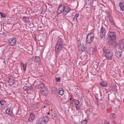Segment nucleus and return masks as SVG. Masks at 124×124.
<instances>
[{
  "instance_id": "nucleus-30",
  "label": "nucleus",
  "mask_w": 124,
  "mask_h": 124,
  "mask_svg": "<svg viewBox=\"0 0 124 124\" xmlns=\"http://www.w3.org/2000/svg\"><path fill=\"white\" fill-rule=\"evenodd\" d=\"M79 15V14H76L73 18L74 19L76 20L77 19V17Z\"/></svg>"
},
{
  "instance_id": "nucleus-15",
  "label": "nucleus",
  "mask_w": 124,
  "mask_h": 124,
  "mask_svg": "<svg viewBox=\"0 0 124 124\" xmlns=\"http://www.w3.org/2000/svg\"><path fill=\"white\" fill-rule=\"evenodd\" d=\"M6 101L4 100L0 101V109H1L6 104Z\"/></svg>"
},
{
  "instance_id": "nucleus-21",
  "label": "nucleus",
  "mask_w": 124,
  "mask_h": 124,
  "mask_svg": "<svg viewBox=\"0 0 124 124\" xmlns=\"http://www.w3.org/2000/svg\"><path fill=\"white\" fill-rule=\"evenodd\" d=\"M58 93L60 95H62L64 93V91L63 90H60L59 91Z\"/></svg>"
},
{
  "instance_id": "nucleus-26",
  "label": "nucleus",
  "mask_w": 124,
  "mask_h": 124,
  "mask_svg": "<svg viewBox=\"0 0 124 124\" xmlns=\"http://www.w3.org/2000/svg\"><path fill=\"white\" fill-rule=\"evenodd\" d=\"M116 116L114 114H112L110 116V118H114Z\"/></svg>"
},
{
  "instance_id": "nucleus-27",
  "label": "nucleus",
  "mask_w": 124,
  "mask_h": 124,
  "mask_svg": "<svg viewBox=\"0 0 124 124\" xmlns=\"http://www.w3.org/2000/svg\"><path fill=\"white\" fill-rule=\"evenodd\" d=\"M23 20H24V21L26 22H27L28 21V18L25 16L23 17Z\"/></svg>"
},
{
  "instance_id": "nucleus-25",
  "label": "nucleus",
  "mask_w": 124,
  "mask_h": 124,
  "mask_svg": "<svg viewBox=\"0 0 124 124\" xmlns=\"http://www.w3.org/2000/svg\"><path fill=\"white\" fill-rule=\"evenodd\" d=\"M87 122V120L85 119V120H83L81 122V124H86Z\"/></svg>"
},
{
  "instance_id": "nucleus-29",
  "label": "nucleus",
  "mask_w": 124,
  "mask_h": 124,
  "mask_svg": "<svg viewBox=\"0 0 124 124\" xmlns=\"http://www.w3.org/2000/svg\"><path fill=\"white\" fill-rule=\"evenodd\" d=\"M100 84L104 86H106L107 85L106 83H105V82H103L102 83H101Z\"/></svg>"
},
{
  "instance_id": "nucleus-23",
  "label": "nucleus",
  "mask_w": 124,
  "mask_h": 124,
  "mask_svg": "<svg viewBox=\"0 0 124 124\" xmlns=\"http://www.w3.org/2000/svg\"><path fill=\"white\" fill-rule=\"evenodd\" d=\"M90 53H93L94 52V49L93 48V47H91L90 48Z\"/></svg>"
},
{
  "instance_id": "nucleus-40",
  "label": "nucleus",
  "mask_w": 124,
  "mask_h": 124,
  "mask_svg": "<svg viewBox=\"0 0 124 124\" xmlns=\"http://www.w3.org/2000/svg\"><path fill=\"white\" fill-rule=\"evenodd\" d=\"M71 99H72L71 98L70 99V100H71Z\"/></svg>"
},
{
  "instance_id": "nucleus-38",
  "label": "nucleus",
  "mask_w": 124,
  "mask_h": 124,
  "mask_svg": "<svg viewBox=\"0 0 124 124\" xmlns=\"http://www.w3.org/2000/svg\"><path fill=\"white\" fill-rule=\"evenodd\" d=\"M114 43H115V42H114ZM115 43L116 44V45H117V44L116 43H117L116 42H115Z\"/></svg>"
},
{
  "instance_id": "nucleus-36",
  "label": "nucleus",
  "mask_w": 124,
  "mask_h": 124,
  "mask_svg": "<svg viewBox=\"0 0 124 124\" xmlns=\"http://www.w3.org/2000/svg\"><path fill=\"white\" fill-rule=\"evenodd\" d=\"M105 124H109V123H105Z\"/></svg>"
},
{
  "instance_id": "nucleus-18",
  "label": "nucleus",
  "mask_w": 124,
  "mask_h": 124,
  "mask_svg": "<svg viewBox=\"0 0 124 124\" xmlns=\"http://www.w3.org/2000/svg\"><path fill=\"white\" fill-rule=\"evenodd\" d=\"M34 115L32 113L31 114L30 117L28 119V121L29 122H31L34 119Z\"/></svg>"
},
{
  "instance_id": "nucleus-13",
  "label": "nucleus",
  "mask_w": 124,
  "mask_h": 124,
  "mask_svg": "<svg viewBox=\"0 0 124 124\" xmlns=\"http://www.w3.org/2000/svg\"><path fill=\"white\" fill-rule=\"evenodd\" d=\"M119 45L121 49H123L124 47V39L120 40L119 41Z\"/></svg>"
},
{
  "instance_id": "nucleus-32",
  "label": "nucleus",
  "mask_w": 124,
  "mask_h": 124,
  "mask_svg": "<svg viewBox=\"0 0 124 124\" xmlns=\"http://www.w3.org/2000/svg\"><path fill=\"white\" fill-rule=\"evenodd\" d=\"M23 89L25 90H27L28 89V88L25 86H24L23 87Z\"/></svg>"
},
{
  "instance_id": "nucleus-10",
  "label": "nucleus",
  "mask_w": 124,
  "mask_h": 124,
  "mask_svg": "<svg viewBox=\"0 0 124 124\" xmlns=\"http://www.w3.org/2000/svg\"><path fill=\"white\" fill-rule=\"evenodd\" d=\"M64 7L63 5L61 4L60 5L57 10V12L58 14H61L62 12L63 14Z\"/></svg>"
},
{
  "instance_id": "nucleus-5",
  "label": "nucleus",
  "mask_w": 124,
  "mask_h": 124,
  "mask_svg": "<svg viewBox=\"0 0 124 124\" xmlns=\"http://www.w3.org/2000/svg\"><path fill=\"white\" fill-rule=\"evenodd\" d=\"M48 121V119L46 116L41 117L39 119L40 124H46Z\"/></svg>"
},
{
  "instance_id": "nucleus-1",
  "label": "nucleus",
  "mask_w": 124,
  "mask_h": 124,
  "mask_svg": "<svg viewBox=\"0 0 124 124\" xmlns=\"http://www.w3.org/2000/svg\"><path fill=\"white\" fill-rule=\"evenodd\" d=\"M64 45L63 42L60 41L58 42L55 46V51L56 52L59 53L63 48Z\"/></svg>"
},
{
  "instance_id": "nucleus-4",
  "label": "nucleus",
  "mask_w": 124,
  "mask_h": 124,
  "mask_svg": "<svg viewBox=\"0 0 124 124\" xmlns=\"http://www.w3.org/2000/svg\"><path fill=\"white\" fill-rule=\"evenodd\" d=\"M94 39V35L92 33L88 34L86 38V42L87 43L92 42Z\"/></svg>"
},
{
  "instance_id": "nucleus-28",
  "label": "nucleus",
  "mask_w": 124,
  "mask_h": 124,
  "mask_svg": "<svg viewBox=\"0 0 124 124\" xmlns=\"http://www.w3.org/2000/svg\"><path fill=\"white\" fill-rule=\"evenodd\" d=\"M6 113L10 115V114H11V113L10 112V109H7L6 111Z\"/></svg>"
},
{
  "instance_id": "nucleus-20",
  "label": "nucleus",
  "mask_w": 124,
  "mask_h": 124,
  "mask_svg": "<svg viewBox=\"0 0 124 124\" xmlns=\"http://www.w3.org/2000/svg\"><path fill=\"white\" fill-rule=\"evenodd\" d=\"M35 61L36 62H39L40 61V59L39 57L38 56H36L35 57Z\"/></svg>"
},
{
  "instance_id": "nucleus-9",
  "label": "nucleus",
  "mask_w": 124,
  "mask_h": 124,
  "mask_svg": "<svg viewBox=\"0 0 124 124\" xmlns=\"http://www.w3.org/2000/svg\"><path fill=\"white\" fill-rule=\"evenodd\" d=\"M63 9V14L64 16H65L71 10L70 8L68 6H64Z\"/></svg>"
},
{
  "instance_id": "nucleus-31",
  "label": "nucleus",
  "mask_w": 124,
  "mask_h": 124,
  "mask_svg": "<svg viewBox=\"0 0 124 124\" xmlns=\"http://www.w3.org/2000/svg\"><path fill=\"white\" fill-rule=\"evenodd\" d=\"M57 115L54 113L52 115V118H55L56 117Z\"/></svg>"
},
{
  "instance_id": "nucleus-12",
  "label": "nucleus",
  "mask_w": 124,
  "mask_h": 124,
  "mask_svg": "<svg viewBox=\"0 0 124 124\" xmlns=\"http://www.w3.org/2000/svg\"><path fill=\"white\" fill-rule=\"evenodd\" d=\"M72 101H73L75 103L76 108L77 109H78L80 107V105L79 103V101L78 100L75 101L73 99Z\"/></svg>"
},
{
  "instance_id": "nucleus-3",
  "label": "nucleus",
  "mask_w": 124,
  "mask_h": 124,
  "mask_svg": "<svg viewBox=\"0 0 124 124\" xmlns=\"http://www.w3.org/2000/svg\"><path fill=\"white\" fill-rule=\"evenodd\" d=\"M116 38V35L115 33L111 31L109 33V34L108 36V40H109V42H110L111 41L114 42V39Z\"/></svg>"
},
{
  "instance_id": "nucleus-7",
  "label": "nucleus",
  "mask_w": 124,
  "mask_h": 124,
  "mask_svg": "<svg viewBox=\"0 0 124 124\" xmlns=\"http://www.w3.org/2000/svg\"><path fill=\"white\" fill-rule=\"evenodd\" d=\"M16 41V38H12L9 39L8 43L10 46H13L15 45Z\"/></svg>"
},
{
  "instance_id": "nucleus-8",
  "label": "nucleus",
  "mask_w": 124,
  "mask_h": 124,
  "mask_svg": "<svg viewBox=\"0 0 124 124\" xmlns=\"http://www.w3.org/2000/svg\"><path fill=\"white\" fill-rule=\"evenodd\" d=\"M78 51L80 52H83L85 49V45L83 44H80L78 47Z\"/></svg>"
},
{
  "instance_id": "nucleus-33",
  "label": "nucleus",
  "mask_w": 124,
  "mask_h": 124,
  "mask_svg": "<svg viewBox=\"0 0 124 124\" xmlns=\"http://www.w3.org/2000/svg\"><path fill=\"white\" fill-rule=\"evenodd\" d=\"M0 14H1L0 15L1 16V17L2 18H3L5 17L6 16H5V14H3L2 13H0Z\"/></svg>"
},
{
  "instance_id": "nucleus-22",
  "label": "nucleus",
  "mask_w": 124,
  "mask_h": 124,
  "mask_svg": "<svg viewBox=\"0 0 124 124\" xmlns=\"http://www.w3.org/2000/svg\"><path fill=\"white\" fill-rule=\"evenodd\" d=\"M52 90L54 93H56L58 91V90L57 88L55 87H53L52 88Z\"/></svg>"
},
{
  "instance_id": "nucleus-34",
  "label": "nucleus",
  "mask_w": 124,
  "mask_h": 124,
  "mask_svg": "<svg viewBox=\"0 0 124 124\" xmlns=\"http://www.w3.org/2000/svg\"><path fill=\"white\" fill-rule=\"evenodd\" d=\"M109 19L110 21V22L112 23V24L113 23V21H112V20L111 18V17L109 16Z\"/></svg>"
},
{
  "instance_id": "nucleus-19",
  "label": "nucleus",
  "mask_w": 124,
  "mask_h": 124,
  "mask_svg": "<svg viewBox=\"0 0 124 124\" xmlns=\"http://www.w3.org/2000/svg\"><path fill=\"white\" fill-rule=\"evenodd\" d=\"M119 6L122 10H124V1L120 2Z\"/></svg>"
},
{
  "instance_id": "nucleus-37",
  "label": "nucleus",
  "mask_w": 124,
  "mask_h": 124,
  "mask_svg": "<svg viewBox=\"0 0 124 124\" xmlns=\"http://www.w3.org/2000/svg\"><path fill=\"white\" fill-rule=\"evenodd\" d=\"M3 62H4V63H6V62H5V61H3Z\"/></svg>"
},
{
  "instance_id": "nucleus-11",
  "label": "nucleus",
  "mask_w": 124,
  "mask_h": 124,
  "mask_svg": "<svg viewBox=\"0 0 124 124\" xmlns=\"http://www.w3.org/2000/svg\"><path fill=\"white\" fill-rule=\"evenodd\" d=\"M15 83V81L13 78L12 76H10L8 82V85H12Z\"/></svg>"
},
{
  "instance_id": "nucleus-24",
  "label": "nucleus",
  "mask_w": 124,
  "mask_h": 124,
  "mask_svg": "<svg viewBox=\"0 0 124 124\" xmlns=\"http://www.w3.org/2000/svg\"><path fill=\"white\" fill-rule=\"evenodd\" d=\"M22 65H23V70L24 71H25L26 68L27 66V65L26 64H22Z\"/></svg>"
},
{
  "instance_id": "nucleus-35",
  "label": "nucleus",
  "mask_w": 124,
  "mask_h": 124,
  "mask_svg": "<svg viewBox=\"0 0 124 124\" xmlns=\"http://www.w3.org/2000/svg\"><path fill=\"white\" fill-rule=\"evenodd\" d=\"M56 80L58 82H59L60 81V78H56Z\"/></svg>"
},
{
  "instance_id": "nucleus-2",
  "label": "nucleus",
  "mask_w": 124,
  "mask_h": 124,
  "mask_svg": "<svg viewBox=\"0 0 124 124\" xmlns=\"http://www.w3.org/2000/svg\"><path fill=\"white\" fill-rule=\"evenodd\" d=\"M104 54L105 56L109 60H111L112 58L113 54L109 50H107L104 52Z\"/></svg>"
},
{
  "instance_id": "nucleus-17",
  "label": "nucleus",
  "mask_w": 124,
  "mask_h": 124,
  "mask_svg": "<svg viewBox=\"0 0 124 124\" xmlns=\"http://www.w3.org/2000/svg\"><path fill=\"white\" fill-rule=\"evenodd\" d=\"M41 92L43 95L44 96L46 95L48 93V91H47L46 87V88H45L43 90H42Z\"/></svg>"
},
{
  "instance_id": "nucleus-16",
  "label": "nucleus",
  "mask_w": 124,
  "mask_h": 124,
  "mask_svg": "<svg viewBox=\"0 0 124 124\" xmlns=\"http://www.w3.org/2000/svg\"><path fill=\"white\" fill-rule=\"evenodd\" d=\"M121 52L119 51H117L115 53V56L118 58L121 57Z\"/></svg>"
},
{
  "instance_id": "nucleus-14",
  "label": "nucleus",
  "mask_w": 124,
  "mask_h": 124,
  "mask_svg": "<svg viewBox=\"0 0 124 124\" xmlns=\"http://www.w3.org/2000/svg\"><path fill=\"white\" fill-rule=\"evenodd\" d=\"M38 87L40 91L41 92L42 90L45 88H46V87L45 86L44 84L41 83L39 85Z\"/></svg>"
},
{
  "instance_id": "nucleus-39",
  "label": "nucleus",
  "mask_w": 124,
  "mask_h": 124,
  "mask_svg": "<svg viewBox=\"0 0 124 124\" xmlns=\"http://www.w3.org/2000/svg\"><path fill=\"white\" fill-rule=\"evenodd\" d=\"M49 114V112L48 113V114Z\"/></svg>"
},
{
  "instance_id": "nucleus-6",
  "label": "nucleus",
  "mask_w": 124,
  "mask_h": 124,
  "mask_svg": "<svg viewBox=\"0 0 124 124\" xmlns=\"http://www.w3.org/2000/svg\"><path fill=\"white\" fill-rule=\"evenodd\" d=\"M106 33V30L105 28L102 27L100 30V37L102 39H105Z\"/></svg>"
}]
</instances>
